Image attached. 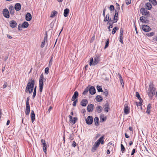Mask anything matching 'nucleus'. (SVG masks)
<instances>
[{
  "instance_id": "nucleus-37",
  "label": "nucleus",
  "mask_w": 157,
  "mask_h": 157,
  "mask_svg": "<svg viewBox=\"0 0 157 157\" xmlns=\"http://www.w3.org/2000/svg\"><path fill=\"white\" fill-rule=\"evenodd\" d=\"M119 29V28L117 27H114L112 31V33L113 34H114L116 32V31Z\"/></svg>"
},
{
  "instance_id": "nucleus-8",
  "label": "nucleus",
  "mask_w": 157,
  "mask_h": 157,
  "mask_svg": "<svg viewBox=\"0 0 157 157\" xmlns=\"http://www.w3.org/2000/svg\"><path fill=\"white\" fill-rule=\"evenodd\" d=\"M141 28L142 30L145 32H148L151 30L150 27L147 25H142Z\"/></svg>"
},
{
  "instance_id": "nucleus-61",
  "label": "nucleus",
  "mask_w": 157,
  "mask_h": 157,
  "mask_svg": "<svg viewBox=\"0 0 157 157\" xmlns=\"http://www.w3.org/2000/svg\"><path fill=\"white\" fill-rule=\"evenodd\" d=\"M69 138L71 140H72L73 139V137L72 136V135L71 134H70V136H69Z\"/></svg>"
},
{
  "instance_id": "nucleus-42",
  "label": "nucleus",
  "mask_w": 157,
  "mask_h": 157,
  "mask_svg": "<svg viewBox=\"0 0 157 157\" xmlns=\"http://www.w3.org/2000/svg\"><path fill=\"white\" fill-rule=\"evenodd\" d=\"M136 96L137 98H138V99L139 100H142L141 98L140 95V94H139L138 92H136Z\"/></svg>"
},
{
  "instance_id": "nucleus-39",
  "label": "nucleus",
  "mask_w": 157,
  "mask_h": 157,
  "mask_svg": "<svg viewBox=\"0 0 157 157\" xmlns=\"http://www.w3.org/2000/svg\"><path fill=\"white\" fill-rule=\"evenodd\" d=\"M88 91H89V90L88 89V86L84 90L82 93V94L84 95H86Z\"/></svg>"
},
{
  "instance_id": "nucleus-10",
  "label": "nucleus",
  "mask_w": 157,
  "mask_h": 157,
  "mask_svg": "<svg viewBox=\"0 0 157 157\" xmlns=\"http://www.w3.org/2000/svg\"><path fill=\"white\" fill-rule=\"evenodd\" d=\"M140 13L143 15L146 16L149 13V11H147L144 8H142L140 10Z\"/></svg>"
},
{
  "instance_id": "nucleus-21",
  "label": "nucleus",
  "mask_w": 157,
  "mask_h": 157,
  "mask_svg": "<svg viewBox=\"0 0 157 157\" xmlns=\"http://www.w3.org/2000/svg\"><path fill=\"white\" fill-rule=\"evenodd\" d=\"M88 103V101L86 99H84L81 101L80 104L82 106H86Z\"/></svg>"
},
{
  "instance_id": "nucleus-52",
  "label": "nucleus",
  "mask_w": 157,
  "mask_h": 157,
  "mask_svg": "<svg viewBox=\"0 0 157 157\" xmlns=\"http://www.w3.org/2000/svg\"><path fill=\"white\" fill-rule=\"evenodd\" d=\"M108 90L106 89L103 92V94L106 96L108 95Z\"/></svg>"
},
{
  "instance_id": "nucleus-7",
  "label": "nucleus",
  "mask_w": 157,
  "mask_h": 157,
  "mask_svg": "<svg viewBox=\"0 0 157 157\" xmlns=\"http://www.w3.org/2000/svg\"><path fill=\"white\" fill-rule=\"evenodd\" d=\"M45 37L44 38V40L42 42V44L41 45L40 47L41 48H43L44 47L45 45V43L47 42V38H48V34L47 32H46L45 33Z\"/></svg>"
},
{
  "instance_id": "nucleus-30",
  "label": "nucleus",
  "mask_w": 157,
  "mask_h": 157,
  "mask_svg": "<svg viewBox=\"0 0 157 157\" xmlns=\"http://www.w3.org/2000/svg\"><path fill=\"white\" fill-rule=\"evenodd\" d=\"M95 99L97 101L100 102L103 100V98L101 96L97 95L96 96Z\"/></svg>"
},
{
  "instance_id": "nucleus-63",
  "label": "nucleus",
  "mask_w": 157,
  "mask_h": 157,
  "mask_svg": "<svg viewBox=\"0 0 157 157\" xmlns=\"http://www.w3.org/2000/svg\"><path fill=\"white\" fill-rule=\"evenodd\" d=\"M21 25L20 24H19L18 26V29L19 30H21L22 28L21 27Z\"/></svg>"
},
{
  "instance_id": "nucleus-36",
  "label": "nucleus",
  "mask_w": 157,
  "mask_h": 157,
  "mask_svg": "<svg viewBox=\"0 0 157 157\" xmlns=\"http://www.w3.org/2000/svg\"><path fill=\"white\" fill-rule=\"evenodd\" d=\"M97 89L98 90V92H103V90L102 89V88H101V87L98 85L97 86Z\"/></svg>"
},
{
  "instance_id": "nucleus-50",
  "label": "nucleus",
  "mask_w": 157,
  "mask_h": 157,
  "mask_svg": "<svg viewBox=\"0 0 157 157\" xmlns=\"http://www.w3.org/2000/svg\"><path fill=\"white\" fill-rule=\"evenodd\" d=\"M121 151L123 152L125 150L124 147L122 144H121Z\"/></svg>"
},
{
  "instance_id": "nucleus-46",
  "label": "nucleus",
  "mask_w": 157,
  "mask_h": 157,
  "mask_svg": "<svg viewBox=\"0 0 157 157\" xmlns=\"http://www.w3.org/2000/svg\"><path fill=\"white\" fill-rule=\"evenodd\" d=\"M143 102L142 100H140V102H136V105L137 106H141L142 105V102Z\"/></svg>"
},
{
  "instance_id": "nucleus-31",
  "label": "nucleus",
  "mask_w": 157,
  "mask_h": 157,
  "mask_svg": "<svg viewBox=\"0 0 157 157\" xmlns=\"http://www.w3.org/2000/svg\"><path fill=\"white\" fill-rule=\"evenodd\" d=\"M145 7L146 9L148 10H150L152 7V6L151 3L147 2L146 5Z\"/></svg>"
},
{
  "instance_id": "nucleus-33",
  "label": "nucleus",
  "mask_w": 157,
  "mask_h": 157,
  "mask_svg": "<svg viewBox=\"0 0 157 157\" xmlns=\"http://www.w3.org/2000/svg\"><path fill=\"white\" fill-rule=\"evenodd\" d=\"M94 121L95 122V124L96 126H97L99 124V118L97 117H95L94 119Z\"/></svg>"
},
{
  "instance_id": "nucleus-45",
  "label": "nucleus",
  "mask_w": 157,
  "mask_h": 157,
  "mask_svg": "<svg viewBox=\"0 0 157 157\" xmlns=\"http://www.w3.org/2000/svg\"><path fill=\"white\" fill-rule=\"evenodd\" d=\"M155 34L154 32H152L149 33H148L147 34V35L148 37H151L153 36Z\"/></svg>"
},
{
  "instance_id": "nucleus-55",
  "label": "nucleus",
  "mask_w": 157,
  "mask_h": 157,
  "mask_svg": "<svg viewBox=\"0 0 157 157\" xmlns=\"http://www.w3.org/2000/svg\"><path fill=\"white\" fill-rule=\"evenodd\" d=\"M151 108V105L150 104H148L147 105V110H150Z\"/></svg>"
},
{
  "instance_id": "nucleus-11",
  "label": "nucleus",
  "mask_w": 157,
  "mask_h": 157,
  "mask_svg": "<svg viewBox=\"0 0 157 157\" xmlns=\"http://www.w3.org/2000/svg\"><path fill=\"white\" fill-rule=\"evenodd\" d=\"M88 89L89 93L93 95L95 93V89L94 86H91L89 87V86H88Z\"/></svg>"
},
{
  "instance_id": "nucleus-15",
  "label": "nucleus",
  "mask_w": 157,
  "mask_h": 157,
  "mask_svg": "<svg viewBox=\"0 0 157 157\" xmlns=\"http://www.w3.org/2000/svg\"><path fill=\"white\" fill-rule=\"evenodd\" d=\"M17 25V22L14 20H12L10 22V25L12 28H14Z\"/></svg>"
},
{
  "instance_id": "nucleus-28",
  "label": "nucleus",
  "mask_w": 157,
  "mask_h": 157,
  "mask_svg": "<svg viewBox=\"0 0 157 157\" xmlns=\"http://www.w3.org/2000/svg\"><path fill=\"white\" fill-rule=\"evenodd\" d=\"M124 112L126 114H128L129 113V108L128 106L124 107Z\"/></svg>"
},
{
  "instance_id": "nucleus-18",
  "label": "nucleus",
  "mask_w": 157,
  "mask_h": 157,
  "mask_svg": "<svg viewBox=\"0 0 157 157\" xmlns=\"http://www.w3.org/2000/svg\"><path fill=\"white\" fill-rule=\"evenodd\" d=\"M104 109L105 112H108L109 110V105L108 103H106L104 106Z\"/></svg>"
},
{
  "instance_id": "nucleus-5",
  "label": "nucleus",
  "mask_w": 157,
  "mask_h": 157,
  "mask_svg": "<svg viewBox=\"0 0 157 157\" xmlns=\"http://www.w3.org/2000/svg\"><path fill=\"white\" fill-rule=\"evenodd\" d=\"M155 89L153 87L152 84L150 83L149 85L148 90L150 91V93H151L152 96L155 94Z\"/></svg>"
},
{
  "instance_id": "nucleus-59",
  "label": "nucleus",
  "mask_w": 157,
  "mask_h": 157,
  "mask_svg": "<svg viewBox=\"0 0 157 157\" xmlns=\"http://www.w3.org/2000/svg\"><path fill=\"white\" fill-rule=\"evenodd\" d=\"M29 97H28L26 99V105H29Z\"/></svg>"
},
{
  "instance_id": "nucleus-12",
  "label": "nucleus",
  "mask_w": 157,
  "mask_h": 157,
  "mask_svg": "<svg viewBox=\"0 0 157 157\" xmlns=\"http://www.w3.org/2000/svg\"><path fill=\"white\" fill-rule=\"evenodd\" d=\"M140 19L143 23H147L149 21L147 17H145L142 16L140 17Z\"/></svg>"
},
{
  "instance_id": "nucleus-51",
  "label": "nucleus",
  "mask_w": 157,
  "mask_h": 157,
  "mask_svg": "<svg viewBox=\"0 0 157 157\" xmlns=\"http://www.w3.org/2000/svg\"><path fill=\"white\" fill-rule=\"evenodd\" d=\"M97 147H96V146L93 145L92 148V151L93 152H95V151L96 150V148Z\"/></svg>"
},
{
  "instance_id": "nucleus-22",
  "label": "nucleus",
  "mask_w": 157,
  "mask_h": 157,
  "mask_svg": "<svg viewBox=\"0 0 157 157\" xmlns=\"http://www.w3.org/2000/svg\"><path fill=\"white\" fill-rule=\"evenodd\" d=\"M95 109L96 111L98 113H100L102 111V108L101 106L98 105L96 107Z\"/></svg>"
},
{
  "instance_id": "nucleus-47",
  "label": "nucleus",
  "mask_w": 157,
  "mask_h": 157,
  "mask_svg": "<svg viewBox=\"0 0 157 157\" xmlns=\"http://www.w3.org/2000/svg\"><path fill=\"white\" fill-rule=\"evenodd\" d=\"M45 73L46 74H48L49 73V69L48 67H46L45 69Z\"/></svg>"
},
{
  "instance_id": "nucleus-3",
  "label": "nucleus",
  "mask_w": 157,
  "mask_h": 157,
  "mask_svg": "<svg viewBox=\"0 0 157 157\" xmlns=\"http://www.w3.org/2000/svg\"><path fill=\"white\" fill-rule=\"evenodd\" d=\"M44 76L43 74L41 75L39 79V91L41 92H42L43 88V82L44 81Z\"/></svg>"
},
{
  "instance_id": "nucleus-58",
  "label": "nucleus",
  "mask_w": 157,
  "mask_h": 157,
  "mask_svg": "<svg viewBox=\"0 0 157 157\" xmlns=\"http://www.w3.org/2000/svg\"><path fill=\"white\" fill-rule=\"evenodd\" d=\"M52 61H53L52 58L50 60L49 62V66H50L52 65Z\"/></svg>"
},
{
  "instance_id": "nucleus-19",
  "label": "nucleus",
  "mask_w": 157,
  "mask_h": 157,
  "mask_svg": "<svg viewBox=\"0 0 157 157\" xmlns=\"http://www.w3.org/2000/svg\"><path fill=\"white\" fill-rule=\"evenodd\" d=\"M25 19L27 21H29L32 19V15L29 13H27L25 15Z\"/></svg>"
},
{
  "instance_id": "nucleus-32",
  "label": "nucleus",
  "mask_w": 157,
  "mask_h": 157,
  "mask_svg": "<svg viewBox=\"0 0 157 157\" xmlns=\"http://www.w3.org/2000/svg\"><path fill=\"white\" fill-rule=\"evenodd\" d=\"M104 22H106L108 21H109V14L108 13L107 14L106 16H105V17H104Z\"/></svg>"
},
{
  "instance_id": "nucleus-64",
  "label": "nucleus",
  "mask_w": 157,
  "mask_h": 157,
  "mask_svg": "<svg viewBox=\"0 0 157 157\" xmlns=\"http://www.w3.org/2000/svg\"><path fill=\"white\" fill-rule=\"evenodd\" d=\"M120 39V40H119L121 44H123V39Z\"/></svg>"
},
{
  "instance_id": "nucleus-2",
  "label": "nucleus",
  "mask_w": 157,
  "mask_h": 157,
  "mask_svg": "<svg viewBox=\"0 0 157 157\" xmlns=\"http://www.w3.org/2000/svg\"><path fill=\"white\" fill-rule=\"evenodd\" d=\"M94 61L93 58H91L90 59L89 65L90 66H94L96 65L100 61V57L97 56H94Z\"/></svg>"
},
{
  "instance_id": "nucleus-14",
  "label": "nucleus",
  "mask_w": 157,
  "mask_h": 157,
  "mask_svg": "<svg viewBox=\"0 0 157 157\" xmlns=\"http://www.w3.org/2000/svg\"><path fill=\"white\" fill-rule=\"evenodd\" d=\"M41 142L43 144V151L44 152L46 153L47 151L46 147L47 145L46 144L45 142V141L43 139H42L41 140Z\"/></svg>"
},
{
  "instance_id": "nucleus-34",
  "label": "nucleus",
  "mask_w": 157,
  "mask_h": 157,
  "mask_svg": "<svg viewBox=\"0 0 157 157\" xmlns=\"http://www.w3.org/2000/svg\"><path fill=\"white\" fill-rule=\"evenodd\" d=\"M118 75H119V79L120 80L121 83L122 85V86H124V82H123V81L122 79L121 75L120 74H118Z\"/></svg>"
},
{
  "instance_id": "nucleus-26",
  "label": "nucleus",
  "mask_w": 157,
  "mask_h": 157,
  "mask_svg": "<svg viewBox=\"0 0 157 157\" xmlns=\"http://www.w3.org/2000/svg\"><path fill=\"white\" fill-rule=\"evenodd\" d=\"M31 118L32 122L33 123L35 119V115L34 111L33 110L31 112Z\"/></svg>"
},
{
  "instance_id": "nucleus-49",
  "label": "nucleus",
  "mask_w": 157,
  "mask_h": 157,
  "mask_svg": "<svg viewBox=\"0 0 157 157\" xmlns=\"http://www.w3.org/2000/svg\"><path fill=\"white\" fill-rule=\"evenodd\" d=\"M117 22V21H114V20H113V21H112V22H108L107 24H109V25H113V24Z\"/></svg>"
},
{
  "instance_id": "nucleus-6",
  "label": "nucleus",
  "mask_w": 157,
  "mask_h": 157,
  "mask_svg": "<svg viewBox=\"0 0 157 157\" xmlns=\"http://www.w3.org/2000/svg\"><path fill=\"white\" fill-rule=\"evenodd\" d=\"M2 13L5 17L7 18H8L10 17L9 12L7 9H4L3 10Z\"/></svg>"
},
{
  "instance_id": "nucleus-44",
  "label": "nucleus",
  "mask_w": 157,
  "mask_h": 157,
  "mask_svg": "<svg viewBox=\"0 0 157 157\" xmlns=\"http://www.w3.org/2000/svg\"><path fill=\"white\" fill-rule=\"evenodd\" d=\"M149 1L154 6L156 5L157 4L156 0H149Z\"/></svg>"
},
{
  "instance_id": "nucleus-17",
  "label": "nucleus",
  "mask_w": 157,
  "mask_h": 157,
  "mask_svg": "<svg viewBox=\"0 0 157 157\" xmlns=\"http://www.w3.org/2000/svg\"><path fill=\"white\" fill-rule=\"evenodd\" d=\"M94 108V105L92 104H89L87 106V110L88 112H92Z\"/></svg>"
},
{
  "instance_id": "nucleus-41",
  "label": "nucleus",
  "mask_w": 157,
  "mask_h": 157,
  "mask_svg": "<svg viewBox=\"0 0 157 157\" xmlns=\"http://www.w3.org/2000/svg\"><path fill=\"white\" fill-rule=\"evenodd\" d=\"M100 119L101 120H102V121H104L106 120V118L105 117H104L103 115L101 114V115L100 117Z\"/></svg>"
},
{
  "instance_id": "nucleus-27",
  "label": "nucleus",
  "mask_w": 157,
  "mask_h": 157,
  "mask_svg": "<svg viewBox=\"0 0 157 157\" xmlns=\"http://www.w3.org/2000/svg\"><path fill=\"white\" fill-rule=\"evenodd\" d=\"M29 26V23L27 21L24 22L21 25V27L24 28H27Z\"/></svg>"
},
{
  "instance_id": "nucleus-57",
  "label": "nucleus",
  "mask_w": 157,
  "mask_h": 157,
  "mask_svg": "<svg viewBox=\"0 0 157 157\" xmlns=\"http://www.w3.org/2000/svg\"><path fill=\"white\" fill-rule=\"evenodd\" d=\"M76 145V143L75 142V141H73L72 142V144L71 146L72 147H75Z\"/></svg>"
},
{
  "instance_id": "nucleus-48",
  "label": "nucleus",
  "mask_w": 157,
  "mask_h": 157,
  "mask_svg": "<svg viewBox=\"0 0 157 157\" xmlns=\"http://www.w3.org/2000/svg\"><path fill=\"white\" fill-rule=\"evenodd\" d=\"M114 10V7L113 5H111L109 7V10L110 11H113Z\"/></svg>"
},
{
  "instance_id": "nucleus-35",
  "label": "nucleus",
  "mask_w": 157,
  "mask_h": 157,
  "mask_svg": "<svg viewBox=\"0 0 157 157\" xmlns=\"http://www.w3.org/2000/svg\"><path fill=\"white\" fill-rule=\"evenodd\" d=\"M120 34L119 39H123V31L122 28L120 29Z\"/></svg>"
},
{
  "instance_id": "nucleus-54",
  "label": "nucleus",
  "mask_w": 157,
  "mask_h": 157,
  "mask_svg": "<svg viewBox=\"0 0 157 157\" xmlns=\"http://www.w3.org/2000/svg\"><path fill=\"white\" fill-rule=\"evenodd\" d=\"M126 1V3L127 5L130 4L131 2V0H125Z\"/></svg>"
},
{
  "instance_id": "nucleus-16",
  "label": "nucleus",
  "mask_w": 157,
  "mask_h": 157,
  "mask_svg": "<svg viewBox=\"0 0 157 157\" xmlns=\"http://www.w3.org/2000/svg\"><path fill=\"white\" fill-rule=\"evenodd\" d=\"M118 10H117L116 9L115 10V14L114 15V17L113 18V20H114V21H116L117 22L118 21Z\"/></svg>"
},
{
  "instance_id": "nucleus-56",
  "label": "nucleus",
  "mask_w": 157,
  "mask_h": 157,
  "mask_svg": "<svg viewBox=\"0 0 157 157\" xmlns=\"http://www.w3.org/2000/svg\"><path fill=\"white\" fill-rule=\"evenodd\" d=\"M8 85V84L6 82H5L4 85L3 86V89L5 88H6Z\"/></svg>"
},
{
  "instance_id": "nucleus-20",
  "label": "nucleus",
  "mask_w": 157,
  "mask_h": 157,
  "mask_svg": "<svg viewBox=\"0 0 157 157\" xmlns=\"http://www.w3.org/2000/svg\"><path fill=\"white\" fill-rule=\"evenodd\" d=\"M78 93L77 91H75L74 94L71 98V101H74L76 100V99L78 96Z\"/></svg>"
},
{
  "instance_id": "nucleus-62",
  "label": "nucleus",
  "mask_w": 157,
  "mask_h": 157,
  "mask_svg": "<svg viewBox=\"0 0 157 157\" xmlns=\"http://www.w3.org/2000/svg\"><path fill=\"white\" fill-rule=\"evenodd\" d=\"M153 40L154 41H157V36L154 37Z\"/></svg>"
},
{
  "instance_id": "nucleus-40",
  "label": "nucleus",
  "mask_w": 157,
  "mask_h": 157,
  "mask_svg": "<svg viewBox=\"0 0 157 157\" xmlns=\"http://www.w3.org/2000/svg\"><path fill=\"white\" fill-rule=\"evenodd\" d=\"M109 42V39H107L105 42V48H106L108 47Z\"/></svg>"
},
{
  "instance_id": "nucleus-38",
  "label": "nucleus",
  "mask_w": 157,
  "mask_h": 157,
  "mask_svg": "<svg viewBox=\"0 0 157 157\" xmlns=\"http://www.w3.org/2000/svg\"><path fill=\"white\" fill-rule=\"evenodd\" d=\"M57 13V11H55V10L53 11L51 13V14L50 16V17H54L55 16V15Z\"/></svg>"
},
{
  "instance_id": "nucleus-53",
  "label": "nucleus",
  "mask_w": 157,
  "mask_h": 157,
  "mask_svg": "<svg viewBox=\"0 0 157 157\" xmlns=\"http://www.w3.org/2000/svg\"><path fill=\"white\" fill-rule=\"evenodd\" d=\"M78 101L77 99H76V100L74 101V102L73 103L72 105L74 106H75L76 105V104L77 102Z\"/></svg>"
},
{
  "instance_id": "nucleus-29",
  "label": "nucleus",
  "mask_w": 157,
  "mask_h": 157,
  "mask_svg": "<svg viewBox=\"0 0 157 157\" xmlns=\"http://www.w3.org/2000/svg\"><path fill=\"white\" fill-rule=\"evenodd\" d=\"M69 10L68 8L65 9L64 10L63 15L65 17H67L69 14Z\"/></svg>"
},
{
  "instance_id": "nucleus-23",
  "label": "nucleus",
  "mask_w": 157,
  "mask_h": 157,
  "mask_svg": "<svg viewBox=\"0 0 157 157\" xmlns=\"http://www.w3.org/2000/svg\"><path fill=\"white\" fill-rule=\"evenodd\" d=\"M14 8L16 11H19L21 9V4L19 3H17L15 5Z\"/></svg>"
},
{
  "instance_id": "nucleus-13",
  "label": "nucleus",
  "mask_w": 157,
  "mask_h": 157,
  "mask_svg": "<svg viewBox=\"0 0 157 157\" xmlns=\"http://www.w3.org/2000/svg\"><path fill=\"white\" fill-rule=\"evenodd\" d=\"M69 118H70V120L71 121V123L72 124H74L77 120V118L76 117H74L73 119V117L71 115H69Z\"/></svg>"
},
{
  "instance_id": "nucleus-25",
  "label": "nucleus",
  "mask_w": 157,
  "mask_h": 157,
  "mask_svg": "<svg viewBox=\"0 0 157 157\" xmlns=\"http://www.w3.org/2000/svg\"><path fill=\"white\" fill-rule=\"evenodd\" d=\"M9 10L10 12V13L12 15H13L14 13V10L13 7L12 6H10Z\"/></svg>"
},
{
  "instance_id": "nucleus-9",
  "label": "nucleus",
  "mask_w": 157,
  "mask_h": 157,
  "mask_svg": "<svg viewBox=\"0 0 157 157\" xmlns=\"http://www.w3.org/2000/svg\"><path fill=\"white\" fill-rule=\"evenodd\" d=\"M86 123L88 124H91L93 122V118L91 116H88L86 119Z\"/></svg>"
},
{
  "instance_id": "nucleus-60",
  "label": "nucleus",
  "mask_w": 157,
  "mask_h": 157,
  "mask_svg": "<svg viewBox=\"0 0 157 157\" xmlns=\"http://www.w3.org/2000/svg\"><path fill=\"white\" fill-rule=\"evenodd\" d=\"M135 151H136V150L134 148L132 149V152L131 154V155H133L134 154L135 152Z\"/></svg>"
},
{
  "instance_id": "nucleus-43",
  "label": "nucleus",
  "mask_w": 157,
  "mask_h": 157,
  "mask_svg": "<svg viewBox=\"0 0 157 157\" xmlns=\"http://www.w3.org/2000/svg\"><path fill=\"white\" fill-rule=\"evenodd\" d=\"M36 86L34 89V91L33 95V99L35 97L36 94Z\"/></svg>"
},
{
  "instance_id": "nucleus-4",
  "label": "nucleus",
  "mask_w": 157,
  "mask_h": 157,
  "mask_svg": "<svg viewBox=\"0 0 157 157\" xmlns=\"http://www.w3.org/2000/svg\"><path fill=\"white\" fill-rule=\"evenodd\" d=\"M104 137V136H101L100 138L98 139V140L95 143L94 146H96V147H98L100 143H101L102 144H103L104 143V141L103 140V139Z\"/></svg>"
},
{
  "instance_id": "nucleus-1",
  "label": "nucleus",
  "mask_w": 157,
  "mask_h": 157,
  "mask_svg": "<svg viewBox=\"0 0 157 157\" xmlns=\"http://www.w3.org/2000/svg\"><path fill=\"white\" fill-rule=\"evenodd\" d=\"M34 84V80L32 79H29V82L26 86L25 92H28L29 94L31 93L33 90Z\"/></svg>"
},
{
  "instance_id": "nucleus-24",
  "label": "nucleus",
  "mask_w": 157,
  "mask_h": 157,
  "mask_svg": "<svg viewBox=\"0 0 157 157\" xmlns=\"http://www.w3.org/2000/svg\"><path fill=\"white\" fill-rule=\"evenodd\" d=\"M30 111V105H26L25 108V114L26 115H29Z\"/></svg>"
}]
</instances>
